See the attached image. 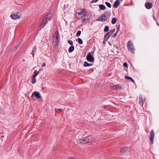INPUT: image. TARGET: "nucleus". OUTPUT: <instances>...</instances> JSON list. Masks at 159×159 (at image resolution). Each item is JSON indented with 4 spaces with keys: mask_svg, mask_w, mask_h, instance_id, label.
Here are the masks:
<instances>
[{
    "mask_svg": "<svg viewBox=\"0 0 159 159\" xmlns=\"http://www.w3.org/2000/svg\"><path fill=\"white\" fill-rule=\"evenodd\" d=\"M99 7L100 9L102 10H104L106 9L105 6L102 4L100 5H99Z\"/></svg>",
    "mask_w": 159,
    "mask_h": 159,
    "instance_id": "obj_24",
    "label": "nucleus"
},
{
    "mask_svg": "<svg viewBox=\"0 0 159 159\" xmlns=\"http://www.w3.org/2000/svg\"><path fill=\"white\" fill-rule=\"evenodd\" d=\"M128 48L130 52H134V48H133L132 47H128Z\"/></svg>",
    "mask_w": 159,
    "mask_h": 159,
    "instance_id": "obj_25",
    "label": "nucleus"
},
{
    "mask_svg": "<svg viewBox=\"0 0 159 159\" xmlns=\"http://www.w3.org/2000/svg\"><path fill=\"white\" fill-rule=\"evenodd\" d=\"M80 11H81L80 12H78V14L79 15H84L85 14V13L86 11L85 9H83L82 10H80Z\"/></svg>",
    "mask_w": 159,
    "mask_h": 159,
    "instance_id": "obj_19",
    "label": "nucleus"
},
{
    "mask_svg": "<svg viewBox=\"0 0 159 159\" xmlns=\"http://www.w3.org/2000/svg\"><path fill=\"white\" fill-rule=\"evenodd\" d=\"M34 95L38 99H40L41 98V96L39 92L37 91H34V93L32 94L31 97L32 98V99L34 100L35 99H34L33 98Z\"/></svg>",
    "mask_w": 159,
    "mask_h": 159,
    "instance_id": "obj_5",
    "label": "nucleus"
},
{
    "mask_svg": "<svg viewBox=\"0 0 159 159\" xmlns=\"http://www.w3.org/2000/svg\"><path fill=\"white\" fill-rule=\"evenodd\" d=\"M88 143L91 142L93 141L95 139V137L93 136H90L86 137Z\"/></svg>",
    "mask_w": 159,
    "mask_h": 159,
    "instance_id": "obj_9",
    "label": "nucleus"
},
{
    "mask_svg": "<svg viewBox=\"0 0 159 159\" xmlns=\"http://www.w3.org/2000/svg\"><path fill=\"white\" fill-rule=\"evenodd\" d=\"M4 137V135H2V136H1V138H3Z\"/></svg>",
    "mask_w": 159,
    "mask_h": 159,
    "instance_id": "obj_50",
    "label": "nucleus"
},
{
    "mask_svg": "<svg viewBox=\"0 0 159 159\" xmlns=\"http://www.w3.org/2000/svg\"><path fill=\"white\" fill-rule=\"evenodd\" d=\"M75 48L74 46H70L68 49V52L69 53H71L74 50Z\"/></svg>",
    "mask_w": 159,
    "mask_h": 159,
    "instance_id": "obj_18",
    "label": "nucleus"
},
{
    "mask_svg": "<svg viewBox=\"0 0 159 159\" xmlns=\"http://www.w3.org/2000/svg\"><path fill=\"white\" fill-rule=\"evenodd\" d=\"M90 17L88 14L85 13L82 17V20L84 22H86L87 20H88Z\"/></svg>",
    "mask_w": 159,
    "mask_h": 159,
    "instance_id": "obj_6",
    "label": "nucleus"
},
{
    "mask_svg": "<svg viewBox=\"0 0 159 159\" xmlns=\"http://www.w3.org/2000/svg\"><path fill=\"white\" fill-rule=\"evenodd\" d=\"M120 4V2L119 0H116L113 4V7L114 8H117Z\"/></svg>",
    "mask_w": 159,
    "mask_h": 159,
    "instance_id": "obj_14",
    "label": "nucleus"
},
{
    "mask_svg": "<svg viewBox=\"0 0 159 159\" xmlns=\"http://www.w3.org/2000/svg\"><path fill=\"white\" fill-rule=\"evenodd\" d=\"M110 12L107 11L97 19L96 20L102 22L106 21L110 17Z\"/></svg>",
    "mask_w": 159,
    "mask_h": 159,
    "instance_id": "obj_1",
    "label": "nucleus"
},
{
    "mask_svg": "<svg viewBox=\"0 0 159 159\" xmlns=\"http://www.w3.org/2000/svg\"><path fill=\"white\" fill-rule=\"evenodd\" d=\"M112 30V31H113V32H114V31H115V29H114L113 30Z\"/></svg>",
    "mask_w": 159,
    "mask_h": 159,
    "instance_id": "obj_52",
    "label": "nucleus"
},
{
    "mask_svg": "<svg viewBox=\"0 0 159 159\" xmlns=\"http://www.w3.org/2000/svg\"><path fill=\"white\" fill-rule=\"evenodd\" d=\"M123 66L125 67H128V64L127 63V62H125L124 63H123Z\"/></svg>",
    "mask_w": 159,
    "mask_h": 159,
    "instance_id": "obj_34",
    "label": "nucleus"
},
{
    "mask_svg": "<svg viewBox=\"0 0 159 159\" xmlns=\"http://www.w3.org/2000/svg\"><path fill=\"white\" fill-rule=\"evenodd\" d=\"M98 0H93L90 2L91 3H93L97 2Z\"/></svg>",
    "mask_w": 159,
    "mask_h": 159,
    "instance_id": "obj_37",
    "label": "nucleus"
},
{
    "mask_svg": "<svg viewBox=\"0 0 159 159\" xmlns=\"http://www.w3.org/2000/svg\"><path fill=\"white\" fill-rule=\"evenodd\" d=\"M37 49V47L35 46L33 48V50L32 51V55L33 57H34V53L36 52V50Z\"/></svg>",
    "mask_w": 159,
    "mask_h": 159,
    "instance_id": "obj_22",
    "label": "nucleus"
},
{
    "mask_svg": "<svg viewBox=\"0 0 159 159\" xmlns=\"http://www.w3.org/2000/svg\"><path fill=\"white\" fill-rule=\"evenodd\" d=\"M86 59L88 61L90 62H93L94 61V57L89 52L87 54Z\"/></svg>",
    "mask_w": 159,
    "mask_h": 159,
    "instance_id": "obj_3",
    "label": "nucleus"
},
{
    "mask_svg": "<svg viewBox=\"0 0 159 159\" xmlns=\"http://www.w3.org/2000/svg\"><path fill=\"white\" fill-rule=\"evenodd\" d=\"M37 76V75H36V74H34V75H33L32 78H36V77Z\"/></svg>",
    "mask_w": 159,
    "mask_h": 159,
    "instance_id": "obj_44",
    "label": "nucleus"
},
{
    "mask_svg": "<svg viewBox=\"0 0 159 159\" xmlns=\"http://www.w3.org/2000/svg\"><path fill=\"white\" fill-rule=\"evenodd\" d=\"M58 111L59 112H61L62 111V109L61 108H59L58 109Z\"/></svg>",
    "mask_w": 159,
    "mask_h": 159,
    "instance_id": "obj_45",
    "label": "nucleus"
},
{
    "mask_svg": "<svg viewBox=\"0 0 159 159\" xmlns=\"http://www.w3.org/2000/svg\"><path fill=\"white\" fill-rule=\"evenodd\" d=\"M93 64L89 63L85 61L84 63V67L89 66L93 65Z\"/></svg>",
    "mask_w": 159,
    "mask_h": 159,
    "instance_id": "obj_20",
    "label": "nucleus"
},
{
    "mask_svg": "<svg viewBox=\"0 0 159 159\" xmlns=\"http://www.w3.org/2000/svg\"><path fill=\"white\" fill-rule=\"evenodd\" d=\"M107 105L105 106H104V108H107Z\"/></svg>",
    "mask_w": 159,
    "mask_h": 159,
    "instance_id": "obj_49",
    "label": "nucleus"
},
{
    "mask_svg": "<svg viewBox=\"0 0 159 159\" xmlns=\"http://www.w3.org/2000/svg\"><path fill=\"white\" fill-rule=\"evenodd\" d=\"M117 21V19L115 17H113L111 21V23L112 24H115Z\"/></svg>",
    "mask_w": 159,
    "mask_h": 159,
    "instance_id": "obj_23",
    "label": "nucleus"
},
{
    "mask_svg": "<svg viewBox=\"0 0 159 159\" xmlns=\"http://www.w3.org/2000/svg\"><path fill=\"white\" fill-rule=\"evenodd\" d=\"M115 47L117 48V49H118V47H117V46H115Z\"/></svg>",
    "mask_w": 159,
    "mask_h": 159,
    "instance_id": "obj_53",
    "label": "nucleus"
},
{
    "mask_svg": "<svg viewBox=\"0 0 159 159\" xmlns=\"http://www.w3.org/2000/svg\"><path fill=\"white\" fill-rule=\"evenodd\" d=\"M145 6L147 9H149L152 7V5L151 3L149 2H147L145 3Z\"/></svg>",
    "mask_w": 159,
    "mask_h": 159,
    "instance_id": "obj_11",
    "label": "nucleus"
},
{
    "mask_svg": "<svg viewBox=\"0 0 159 159\" xmlns=\"http://www.w3.org/2000/svg\"><path fill=\"white\" fill-rule=\"evenodd\" d=\"M22 41V40H21L20 41L18 42V44L17 45H19V46L21 44Z\"/></svg>",
    "mask_w": 159,
    "mask_h": 159,
    "instance_id": "obj_39",
    "label": "nucleus"
},
{
    "mask_svg": "<svg viewBox=\"0 0 159 159\" xmlns=\"http://www.w3.org/2000/svg\"><path fill=\"white\" fill-rule=\"evenodd\" d=\"M108 33H109L111 35L113 33V31H112V30H110V31L108 32Z\"/></svg>",
    "mask_w": 159,
    "mask_h": 159,
    "instance_id": "obj_40",
    "label": "nucleus"
},
{
    "mask_svg": "<svg viewBox=\"0 0 159 159\" xmlns=\"http://www.w3.org/2000/svg\"><path fill=\"white\" fill-rule=\"evenodd\" d=\"M105 3L106 5H107V6L109 8H110L111 7V5L109 2H106Z\"/></svg>",
    "mask_w": 159,
    "mask_h": 159,
    "instance_id": "obj_27",
    "label": "nucleus"
},
{
    "mask_svg": "<svg viewBox=\"0 0 159 159\" xmlns=\"http://www.w3.org/2000/svg\"><path fill=\"white\" fill-rule=\"evenodd\" d=\"M109 30V27L108 26H106L104 30V31L105 32H107Z\"/></svg>",
    "mask_w": 159,
    "mask_h": 159,
    "instance_id": "obj_29",
    "label": "nucleus"
},
{
    "mask_svg": "<svg viewBox=\"0 0 159 159\" xmlns=\"http://www.w3.org/2000/svg\"><path fill=\"white\" fill-rule=\"evenodd\" d=\"M78 43L80 44H83V40L81 38H78Z\"/></svg>",
    "mask_w": 159,
    "mask_h": 159,
    "instance_id": "obj_28",
    "label": "nucleus"
},
{
    "mask_svg": "<svg viewBox=\"0 0 159 159\" xmlns=\"http://www.w3.org/2000/svg\"><path fill=\"white\" fill-rule=\"evenodd\" d=\"M131 81H132L133 83L135 84V81L133 79L131 80Z\"/></svg>",
    "mask_w": 159,
    "mask_h": 159,
    "instance_id": "obj_47",
    "label": "nucleus"
},
{
    "mask_svg": "<svg viewBox=\"0 0 159 159\" xmlns=\"http://www.w3.org/2000/svg\"><path fill=\"white\" fill-rule=\"evenodd\" d=\"M153 19H154L155 20H156V19H155V17H154V16H153Z\"/></svg>",
    "mask_w": 159,
    "mask_h": 159,
    "instance_id": "obj_51",
    "label": "nucleus"
},
{
    "mask_svg": "<svg viewBox=\"0 0 159 159\" xmlns=\"http://www.w3.org/2000/svg\"><path fill=\"white\" fill-rule=\"evenodd\" d=\"M127 47H133V44L132 41H129L127 43Z\"/></svg>",
    "mask_w": 159,
    "mask_h": 159,
    "instance_id": "obj_26",
    "label": "nucleus"
},
{
    "mask_svg": "<svg viewBox=\"0 0 159 159\" xmlns=\"http://www.w3.org/2000/svg\"><path fill=\"white\" fill-rule=\"evenodd\" d=\"M36 82V79L32 78V83L33 84H34Z\"/></svg>",
    "mask_w": 159,
    "mask_h": 159,
    "instance_id": "obj_32",
    "label": "nucleus"
},
{
    "mask_svg": "<svg viewBox=\"0 0 159 159\" xmlns=\"http://www.w3.org/2000/svg\"><path fill=\"white\" fill-rule=\"evenodd\" d=\"M120 151L122 152L127 153L130 151L129 148L127 147H124L120 148Z\"/></svg>",
    "mask_w": 159,
    "mask_h": 159,
    "instance_id": "obj_10",
    "label": "nucleus"
},
{
    "mask_svg": "<svg viewBox=\"0 0 159 159\" xmlns=\"http://www.w3.org/2000/svg\"><path fill=\"white\" fill-rule=\"evenodd\" d=\"M34 73L35 74H36V75H37L39 73V71H37V70H36L35 71H34Z\"/></svg>",
    "mask_w": 159,
    "mask_h": 159,
    "instance_id": "obj_36",
    "label": "nucleus"
},
{
    "mask_svg": "<svg viewBox=\"0 0 159 159\" xmlns=\"http://www.w3.org/2000/svg\"><path fill=\"white\" fill-rule=\"evenodd\" d=\"M107 40H105V39H104V40L103 41V43L104 44H105V42L107 41Z\"/></svg>",
    "mask_w": 159,
    "mask_h": 159,
    "instance_id": "obj_46",
    "label": "nucleus"
},
{
    "mask_svg": "<svg viewBox=\"0 0 159 159\" xmlns=\"http://www.w3.org/2000/svg\"><path fill=\"white\" fill-rule=\"evenodd\" d=\"M111 35L109 33H107L104 35V39H105V40H107Z\"/></svg>",
    "mask_w": 159,
    "mask_h": 159,
    "instance_id": "obj_15",
    "label": "nucleus"
},
{
    "mask_svg": "<svg viewBox=\"0 0 159 159\" xmlns=\"http://www.w3.org/2000/svg\"><path fill=\"white\" fill-rule=\"evenodd\" d=\"M120 25H118L117 26V32H118L119 31V29H120Z\"/></svg>",
    "mask_w": 159,
    "mask_h": 159,
    "instance_id": "obj_38",
    "label": "nucleus"
},
{
    "mask_svg": "<svg viewBox=\"0 0 159 159\" xmlns=\"http://www.w3.org/2000/svg\"><path fill=\"white\" fill-rule=\"evenodd\" d=\"M58 39L59 38H57V39L56 38H54L53 40V44L54 45V46L56 47L58 44Z\"/></svg>",
    "mask_w": 159,
    "mask_h": 159,
    "instance_id": "obj_13",
    "label": "nucleus"
},
{
    "mask_svg": "<svg viewBox=\"0 0 159 159\" xmlns=\"http://www.w3.org/2000/svg\"><path fill=\"white\" fill-rule=\"evenodd\" d=\"M88 143L86 137L80 139L77 142V143L79 144H84Z\"/></svg>",
    "mask_w": 159,
    "mask_h": 159,
    "instance_id": "obj_7",
    "label": "nucleus"
},
{
    "mask_svg": "<svg viewBox=\"0 0 159 159\" xmlns=\"http://www.w3.org/2000/svg\"><path fill=\"white\" fill-rule=\"evenodd\" d=\"M117 33L118 32H116L113 35H112V37H115L116 35H117Z\"/></svg>",
    "mask_w": 159,
    "mask_h": 159,
    "instance_id": "obj_42",
    "label": "nucleus"
},
{
    "mask_svg": "<svg viewBox=\"0 0 159 159\" xmlns=\"http://www.w3.org/2000/svg\"><path fill=\"white\" fill-rule=\"evenodd\" d=\"M125 78L126 79L129 80H130L131 81L133 79L131 77H130V76H127V75L125 76Z\"/></svg>",
    "mask_w": 159,
    "mask_h": 159,
    "instance_id": "obj_30",
    "label": "nucleus"
},
{
    "mask_svg": "<svg viewBox=\"0 0 159 159\" xmlns=\"http://www.w3.org/2000/svg\"><path fill=\"white\" fill-rule=\"evenodd\" d=\"M48 21V20H45V19L44 18L42 23L40 26L39 28H41L43 27L45 25L47 24V22Z\"/></svg>",
    "mask_w": 159,
    "mask_h": 159,
    "instance_id": "obj_12",
    "label": "nucleus"
},
{
    "mask_svg": "<svg viewBox=\"0 0 159 159\" xmlns=\"http://www.w3.org/2000/svg\"><path fill=\"white\" fill-rule=\"evenodd\" d=\"M145 100V97H143L141 95L139 96V102L140 105L143 106V102Z\"/></svg>",
    "mask_w": 159,
    "mask_h": 159,
    "instance_id": "obj_8",
    "label": "nucleus"
},
{
    "mask_svg": "<svg viewBox=\"0 0 159 159\" xmlns=\"http://www.w3.org/2000/svg\"><path fill=\"white\" fill-rule=\"evenodd\" d=\"M59 36V33L58 31H56L55 32L54 35H53V39L56 38L57 39V38H59L58 37Z\"/></svg>",
    "mask_w": 159,
    "mask_h": 159,
    "instance_id": "obj_16",
    "label": "nucleus"
},
{
    "mask_svg": "<svg viewBox=\"0 0 159 159\" xmlns=\"http://www.w3.org/2000/svg\"><path fill=\"white\" fill-rule=\"evenodd\" d=\"M119 86H118L117 85H112L111 86H110V88L111 89H114V90H116V89H119Z\"/></svg>",
    "mask_w": 159,
    "mask_h": 159,
    "instance_id": "obj_17",
    "label": "nucleus"
},
{
    "mask_svg": "<svg viewBox=\"0 0 159 159\" xmlns=\"http://www.w3.org/2000/svg\"><path fill=\"white\" fill-rule=\"evenodd\" d=\"M68 43L70 45H72L73 44V43L71 40H68Z\"/></svg>",
    "mask_w": 159,
    "mask_h": 159,
    "instance_id": "obj_35",
    "label": "nucleus"
},
{
    "mask_svg": "<svg viewBox=\"0 0 159 159\" xmlns=\"http://www.w3.org/2000/svg\"><path fill=\"white\" fill-rule=\"evenodd\" d=\"M155 136V133L153 130H151L150 134L149 139L150 140L151 143L152 144L153 143V139Z\"/></svg>",
    "mask_w": 159,
    "mask_h": 159,
    "instance_id": "obj_4",
    "label": "nucleus"
},
{
    "mask_svg": "<svg viewBox=\"0 0 159 159\" xmlns=\"http://www.w3.org/2000/svg\"><path fill=\"white\" fill-rule=\"evenodd\" d=\"M10 17L13 20H16L19 19L20 17V16L19 13H12L10 16Z\"/></svg>",
    "mask_w": 159,
    "mask_h": 159,
    "instance_id": "obj_2",
    "label": "nucleus"
},
{
    "mask_svg": "<svg viewBox=\"0 0 159 159\" xmlns=\"http://www.w3.org/2000/svg\"><path fill=\"white\" fill-rule=\"evenodd\" d=\"M57 146L56 145L53 148V150L55 151H56L57 150Z\"/></svg>",
    "mask_w": 159,
    "mask_h": 159,
    "instance_id": "obj_41",
    "label": "nucleus"
},
{
    "mask_svg": "<svg viewBox=\"0 0 159 159\" xmlns=\"http://www.w3.org/2000/svg\"><path fill=\"white\" fill-rule=\"evenodd\" d=\"M81 34V31L80 30H79L76 33V36L77 37H79L80 35V34Z\"/></svg>",
    "mask_w": 159,
    "mask_h": 159,
    "instance_id": "obj_31",
    "label": "nucleus"
},
{
    "mask_svg": "<svg viewBox=\"0 0 159 159\" xmlns=\"http://www.w3.org/2000/svg\"><path fill=\"white\" fill-rule=\"evenodd\" d=\"M46 66V64H45V63H44L42 65V66Z\"/></svg>",
    "mask_w": 159,
    "mask_h": 159,
    "instance_id": "obj_48",
    "label": "nucleus"
},
{
    "mask_svg": "<svg viewBox=\"0 0 159 159\" xmlns=\"http://www.w3.org/2000/svg\"><path fill=\"white\" fill-rule=\"evenodd\" d=\"M79 10H79V9H77V11H79Z\"/></svg>",
    "mask_w": 159,
    "mask_h": 159,
    "instance_id": "obj_54",
    "label": "nucleus"
},
{
    "mask_svg": "<svg viewBox=\"0 0 159 159\" xmlns=\"http://www.w3.org/2000/svg\"><path fill=\"white\" fill-rule=\"evenodd\" d=\"M50 14H47L45 15L44 17V18L45 19V20H47L48 21L50 19Z\"/></svg>",
    "mask_w": 159,
    "mask_h": 159,
    "instance_id": "obj_21",
    "label": "nucleus"
},
{
    "mask_svg": "<svg viewBox=\"0 0 159 159\" xmlns=\"http://www.w3.org/2000/svg\"><path fill=\"white\" fill-rule=\"evenodd\" d=\"M41 70L39 69V71H40Z\"/></svg>",
    "mask_w": 159,
    "mask_h": 159,
    "instance_id": "obj_55",
    "label": "nucleus"
},
{
    "mask_svg": "<svg viewBox=\"0 0 159 159\" xmlns=\"http://www.w3.org/2000/svg\"><path fill=\"white\" fill-rule=\"evenodd\" d=\"M37 76V75H36V74H34V75H33L32 78H36V77Z\"/></svg>",
    "mask_w": 159,
    "mask_h": 159,
    "instance_id": "obj_43",
    "label": "nucleus"
},
{
    "mask_svg": "<svg viewBox=\"0 0 159 159\" xmlns=\"http://www.w3.org/2000/svg\"><path fill=\"white\" fill-rule=\"evenodd\" d=\"M19 47V45L16 44L15 45L14 48H13V51H15L16 50L17 48Z\"/></svg>",
    "mask_w": 159,
    "mask_h": 159,
    "instance_id": "obj_33",
    "label": "nucleus"
}]
</instances>
